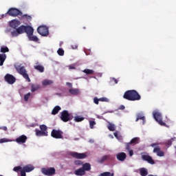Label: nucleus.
Wrapping results in <instances>:
<instances>
[{
    "mask_svg": "<svg viewBox=\"0 0 176 176\" xmlns=\"http://www.w3.org/2000/svg\"><path fill=\"white\" fill-rule=\"evenodd\" d=\"M82 72H84V74H86L87 75H93V74H94V70L85 69L82 71Z\"/></svg>",
    "mask_w": 176,
    "mask_h": 176,
    "instance_id": "obj_32",
    "label": "nucleus"
},
{
    "mask_svg": "<svg viewBox=\"0 0 176 176\" xmlns=\"http://www.w3.org/2000/svg\"><path fill=\"white\" fill-rule=\"evenodd\" d=\"M108 129L110 131H115V125L112 124H109L108 125Z\"/></svg>",
    "mask_w": 176,
    "mask_h": 176,
    "instance_id": "obj_38",
    "label": "nucleus"
},
{
    "mask_svg": "<svg viewBox=\"0 0 176 176\" xmlns=\"http://www.w3.org/2000/svg\"><path fill=\"white\" fill-rule=\"evenodd\" d=\"M34 69L38 71V72H45V67L40 65L38 63H36V65L34 66Z\"/></svg>",
    "mask_w": 176,
    "mask_h": 176,
    "instance_id": "obj_20",
    "label": "nucleus"
},
{
    "mask_svg": "<svg viewBox=\"0 0 176 176\" xmlns=\"http://www.w3.org/2000/svg\"><path fill=\"white\" fill-rule=\"evenodd\" d=\"M1 53H9V48L6 46H2L1 47Z\"/></svg>",
    "mask_w": 176,
    "mask_h": 176,
    "instance_id": "obj_33",
    "label": "nucleus"
},
{
    "mask_svg": "<svg viewBox=\"0 0 176 176\" xmlns=\"http://www.w3.org/2000/svg\"><path fill=\"white\" fill-rule=\"evenodd\" d=\"M69 93L72 94V96H78L80 93V91L79 89H70L69 90Z\"/></svg>",
    "mask_w": 176,
    "mask_h": 176,
    "instance_id": "obj_24",
    "label": "nucleus"
},
{
    "mask_svg": "<svg viewBox=\"0 0 176 176\" xmlns=\"http://www.w3.org/2000/svg\"><path fill=\"white\" fill-rule=\"evenodd\" d=\"M83 28H84V30H86V28H85V27H84Z\"/></svg>",
    "mask_w": 176,
    "mask_h": 176,
    "instance_id": "obj_59",
    "label": "nucleus"
},
{
    "mask_svg": "<svg viewBox=\"0 0 176 176\" xmlns=\"http://www.w3.org/2000/svg\"><path fill=\"white\" fill-rule=\"evenodd\" d=\"M20 173H21V176H26V174H25L26 172H25L23 169H22V170H21Z\"/></svg>",
    "mask_w": 176,
    "mask_h": 176,
    "instance_id": "obj_48",
    "label": "nucleus"
},
{
    "mask_svg": "<svg viewBox=\"0 0 176 176\" xmlns=\"http://www.w3.org/2000/svg\"><path fill=\"white\" fill-rule=\"evenodd\" d=\"M142 159L144 162H148L149 164H155V160L148 154L142 155Z\"/></svg>",
    "mask_w": 176,
    "mask_h": 176,
    "instance_id": "obj_14",
    "label": "nucleus"
},
{
    "mask_svg": "<svg viewBox=\"0 0 176 176\" xmlns=\"http://www.w3.org/2000/svg\"><path fill=\"white\" fill-rule=\"evenodd\" d=\"M75 49H78V46H76V47H75Z\"/></svg>",
    "mask_w": 176,
    "mask_h": 176,
    "instance_id": "obj_58",
    "label": "nucleus"
},
{
    "mask_svg": "<svg viewBox=\"0 0 176 176\" xmlns=\"http://www.w3.org/2000/svg\"><path fill=\"white\" fill-rule=\"evenodd\" d=\"M6 60V54H0V67L3 65L5 60Z\"/></svg>",
    "mask_w": 176,
    "mask_h": 176,
    "instance_id": "obj_25",
    "label": "nucleus"
},
{
    "mask_svg": "<svg viewBox=\"0 0 176 176\" xmlns=\"http://www.w3.org/2000/svg\"><path fill=\"white\" fill-rule=\"evenodd\" d=\"M74 173H75L76 175L82 176V175H85L86 174V172H85L84 169H82V168H80L76 170Z\"/></svg>",
    "mask_w": 176,
    "mask_h": 176,
    "instance_id": "obj_22",
    "label": "nucleus"
},
{
    "mask_svg": "<svg viewBox=\"0 0 176 176\" xmlns=\"http://www.w3.org/2000/svg\"><path fill=\"white\" fill-rule=\"evenodd\" d=\"M89 142H91V143H93V142H94V140H89Z\"/></svg>",
    "mask_w": 176,
    "mask_h": 176,
    "instance_id": "obj_57",
    "label": "nucleus"
},
{
    "mask_svg": "<svg viewBox=\"0 0 176 176\" xmlns=\"http://www.w3.org/2000/svg\"><path fill=\"white\" fill-rule=\"evenodd\" d=\"M99 101H100V99H98L97 98H94V104H96V105H98Z\"/></svg>",
    "mask_w": 176,
    "mask_h": 176,
    "instance_id": "obj_45",
    "label": "nucleus"
},
{
    "mask_svg": "<svg viewBox=\"0 0 176 176\" xmlns=\"http://www.w3.org/2000/svg\"><path fill=\"white\" fill-rule=\"evenodd\" d=\"M123 98L128 101H140L141 96L135 90H128L124 94Z\"/></svg>",
    "mask_w": 176,
    "mask_h": 176,
    "instance_id": "obj_2",
    "label": "nucleus"
},
{
    "mask_svg": "<svg viewBox=\"0 0 176 176\" xmlns=\"http://www.w3.org/2000/svg\"><path fill=\"white\" fill-rule=\"evenodd\" d=\"M37 32L42 36H47L49 35V28L45 25L40 26L37 28Z\"/></svg>",
    "mask_w": 176,
    "mask_h": 176,
    "instance_id": "obj_8",
    "label": "nucleus"
},
{
    "mask_svg": "<svg viewBox=\"0 0 176 176\" xmlns=\"http://www.w3.org/2000/svg\"><path fill=\"white\" fill-rule=\"evenodd\" d=\"M153 118L156 120V122H157V123H159V124H160V126H166L165 122H163V120L162 118V113L156 111V112L153 113Z\"/></svg>",
    "mask_w": 176,
    "mask_h": 176,
    "instance_id": "obj_9",
    "label": "nucleus"
},
{
    "mask_svg": "<svg viewBox=\"0 0 176 176\" xmlns=\"http://www.w3.org/2000/svg\"><path fill=\"white\" fill-rule=\"evenodd\" d=\"M83 120H85V118L80 116H76L74 117V122H76L77 123H79V122H83Z\"/></svg>",
    "mask_w": 176,
    "mask_h": 176,
    "instance_id": "obj_30",
    "label": "nucleus"
},
{
    "mask_svg": "<svg viewBox=\"0 0 176 176\" xmlns=\"http://www.w3.org/2000/svg\"><path fill=\"white\" fill-rule=\"evenodd\" d=\"M171 142H172V141H171V140H168V145H171Z\"/></svg>",
    "mask_w": 176,
    "mask_h": 176,
    "instance_id": "obj_55",
    "label": "nucleus"
},
{
    "mask_svg": "<svg viewBox=\"0 0 176 176\" xmlns=\"http://www.w3.org/2000/svg\"><path fill=\"white\" fill-rule=\"evenodd\" d=\"M70 155L74 159H86L87 157V155L85 153H76V152H72Z\"/></svg>",
    "mask_w": 176,
    "mask_h": 176,
    "instance_id": "obj_13",
    "label": "nucleus"
},
{
    "mask_svg": "<svg viewBox=\"0 0 176 176\" xmlns=\"http://www.w3.org/2000/svg\"><path fill=\"white\" fill-rule=\"evenodd\" d=\"M61 110V107H60V106H56L52 111V115H57V113H58V111Z\"/></svg>",
    "mask_w": 176,
    "mask_h": 176,
    "instance_id": "obj_29",
    "label": "nucleus"
},
{
    "mask_svg": "<svg viewBox=\"0 0 176 176\" xmlns=\"http://www.w3.org/2000/svg\"><path fill=\"white\" fill-rule=\"evenodd\" d=\"M27 34L29 41L32 42H38L39 38L36 36H34V28L30 25H21L16 30L11 32V35L13 38L21 35V34Z\"/></svg>",
    "mask_w": 176,
    "mask_h": 176,
    "instance_id": "obj_1",
    "label": "nucleus"
},
{
    "mask_svg": "<svg viewBox=\"0 0 176 176\" xmlns=\"http://www.w3.org/2000/svg\"><path fill=\"white\" fill-rule=\"evenodd\" d=\"M21 24V22L17 19H14L10 21V27L13 28L14 31H17V30L20 28L19 27Z\"/></svg>",
    "mask_w": 176,
    "mask_h": 176,
    "instance_id": "obj_12",
    "label": "nucleus"
},
{
    "mask_svg": "<svg viewBox=\"0 0 176 176\" xmlns=\"http://www.w3.org/2000/svg\"><path fill=\"white\" fill-rule=\"evenodd\" d=\"M138 120H142V124H145V116L143 113H138L136 115L135 122H138Z\"/></svg>",
    "mask_w": 176,
    "mask_h": 176,
    "instance_id": "obj_18",
    "label": "nucleus"
},
{
    "mask_svg": "<svg viewBox=\"0 0 176 176\" xmlns=\"http://www.w3.org/2000/svg\"><path fill=\"white\" fill-rule=\"evenodd\" d=\"M4 79L8 85H13L16 82V77L12 74H7L4 77Z\"/></svg>",
    "mask_w": 176,
    "mask_h": 176,
    "instance_id": "obj_11",
    "label": "nucleus"
},
{
    "mask_svg": "<svg viewBox=\"0 0 176 176\" xmlns=\"http://www.w3.org/2000/svg\"><path fill=\"white\" fill-rule=\"evenodd\" d=\"M106 160H113V157L111 155H103L100 159L98 160V163H104Z\"/></svg>",
    "mask_w": 176,
    "mask_h": 176,
    "instance_id": "obj_15",
    "label": "nucleus"
},
{
    "mask_svg": "<svg viewBox=\"0 0 176 176\" xmlns=\"http://www.w3.org/2000/svg\"><path fill=\"white\" fill-rule=\"evenodd\" d=\"M116 157L119 162H124L126 157H127V155H126V153L121 152L116 155Z\"/></svg>",
    "mask_w": 176,
    "mask_h": 176,
    "instance_id": "obj_17",
    "label": "nucleus"
},
{
    "mask_svg": "<svg viewBox=\"0 0 176 176\" xmlns=\"http://www.w3.org/2000/svg\"><path fill=\"white\" fill-rule=\"evenodd\" d=\"M1 127H0V130H1Z\"/></svg>",
    "mask_w": 176,
    "mask_h": 176,
    "instance_id": "obj_60",
    "label": "nucleus"
},
{
    "mask_svg": "<svg viewBox=\"0 0 176 176\" xmlns=\"http://www.w3.org/2000/svg\"><path fill=\"white\" fill-rule=\"evenodd\" d=\"M40 129L41 131H47V126H46L45 124L40 125Z\"/></svg>",
    "mask_w": 176,
    "mask_h": 176,
    "instance_id": "obj_40",
    "label": "nucleus"
},
{
    "mask_svg": "<svg viewBox=\"0 0 176 176\" xmlns=\"http://www.w3.org/2000/svg\"><path fill=\"white\" fill-rule=\"evenodd\" d=\"M58 56H64V50L59 48L57 51Z\"/></svg>",
    "mask_w": 176,
    "mask_h": 176,
    "instance_id": "obj_39",
    "label": "nucleus"
},
{
    "mask_svg": "<svg viewBox=\"0 0 176 176\" xmlns=\"http://www.w3.org/2000/svg\"><path fill=\"white\" fill-rule=\"evenodd\" d=\"M36 135L38 137H47V131H39L38 129H36Z\"/></svg>",
    "mask_w": 176,
    "mask_h": 176,
    "instance_id": "obj_21",
    "label": "nucleus"
},
{
    "mask_svg": "<svg viewBox=\"0 0 176 176\" xmlns=\"http://www.w3.org/2000/svg\"><path fill=\"white\" fill-rule=\"evenodd\" d=\"M23 170V168L20 166H15L14 168H13V171H15V173H19V171H21Z\"/></svg>",
    "mask_w": 176,
    "mask_h": 176,
    "instance_id": "obj_36",
    "label": "nucleus"
},
{
    "mask_svg": "<svg viewBox=\"0 0 176 176\" xmlns=\"http://www.w3.org/2000/svg\"><path fill=\"white\" fill-rule=\"evenodd\" d=\"M131 145V144L130 142L126 144V151H131V149H130V146Z\"/></svg>",
    "mask_w": 176,
    "mask_h": 176,
    "instance_id": "obj_44",
    "label": "nucleus"
},
{
    "mask_svg": "<svg viewBox=\"0 0 176 176\" xmlns=\"http://www.w3.org/2000/svg\"><path fill=\"white\" fill-rule=\"evenodd\" d=\"M34 168V166L28 164L23 166L22 170H23L25 173H31V171H33Z\"/></svg>",
    "mask_w": 176,
    "mask_h": 176,
    "instance_id": "obj_19",
    "label": "nucleus"
},
{
    "mask_svg": "<svg viewBox=\"0 0 176 176\" xmlns=\"http://www.w3.org/2000/svg\"><path fill=\"white\" fill-rule=\"evenodd\" d=\"M14 68L16 71L24 78L28 82H31V79L30 78V76H28V74L27 73V69H25V67L24 66H21V65L16 64L14 65Z\"/></svg>",
    "mask_w": 176,
    "mask_h": 176,
    "instance_id": "obj_3",
    "label": "nucleus"
},
{
    "mask_svg": "<svg viewBox=\"0 0 176 176\" xmlns=\"http://www.w3.org/2000/svg\"><path fill=\"white\" fill-rule=\"evenodd\" d=\"M66 85H67V86H68L69 87H72V83H71V82H67Z\"/></svg>",
    "mask_w": 176,
    "mask_h": 176,
    "instance_id": "obj_51",
    "label": "nucleus"
},
{
    "mask_svg": "<svg viewBox=\"0 0 176 176\" xmlns=\"http://www.w3.org/2000/svg\"><path fill=\"white\" fill-rule=\"evenodd\" d=\"M138 142H140V138H133L131 140V142H130V143L132 144H138Z\"/></svg>",
    "mask_w": 176,
    "mask_h": 176,
    "instance_id": "obj_34",
    "label": "nucleus"
},
{
    "mask_svg": "<svg viewBox=\"0 0 176 176\" xmlns=\"http://www.w3.org/2000/svg\"><path fill=\"white\" fill-rule=\"evenodd\" d=\"M41 173L42 174H44V175H54V174H56V168H54V167L43 168H41Z\"/></svg>",
    "mask_w": 176,
    "mask_h": 176,
    "instance_id": "obj_6",
    "label": "nucleus"
},
{
    "mask_svg": "<svg viewBox=\"0 0 176 176\" xmlns=\"http://www.w3.org/2000/svg\"><path fill=\"white\" fill-rule=\"evenodd\" d=\"M114 137H116V138H118V133H114Z\"/></svg>",
    "mask_w": 176,
    "mask_h": 176,
    "instance_id": "obj_54",
    "label": "nucleus"
},
{
    "mask_svg": "<svg viewBox=\"0 0 176 176\" xmlns=\"http://www.w3.org/2000/svg\"><path fill=\"white\" fill-rule=\"evenodd\" d=\"M69 69H76L75 65H69Z\"/></svg>",
    "mask_w": 176,
    "mask_h": 176,
    "instance_id": "obj_50",
    "label": "nucleus"
},
{
    "mask_svg": "<svg viewBox=\"0 0 176 176\" xmlns=\"http://www.w3.org/2000/svg\"><path fill=\"white\" fill-rule=\"evenodd\" d=\"M74 164L75 166H82V164H83V162H82L81 160H76L74 162Z\"/></svg>",
    "mask_w": 176,
    "mask_h": 176,
    "instance_id": "obj_42",
    "label": "nucleus"
},
{
    "mask_svg": "<svg viewBox=\"0 0 176 176\" xmlns=\"http://www.w3.org/2000/svg\"><path fill=\"white\" fill-rule=\"evenodd\" d=\"M27 136L25 135H22L19 137H18L15 141L17 142V144H25L27 142Z\"/></svg>",
    "mask_w": 176,
    "mask_h": 176,
    "instance_id": "obj_16",
    "label": "nucleus"
},
{
    "mask_svg": "<svg viewBox=\"0 0 176 176\" xmlns=\"http://www.w3.org/2000/svg\"><path fill=\"white\" fill-rule=\"evenodd\" d=\"M99 101H102V102H108V101H109V99L107 98H99Z\"/></svg>",
    "mask_w": 176,
    "mask_h": 176,
    "instance_id": "obj_43",
    "label": "nucleus"
},
{
    "mask_svg": "<svg viewBox=\"0 0 176 176\" xmlns=\"http://www.w3.org/2000/svg\"><path fill=\"white\" fill-rule=\"evenodd\" d=\"M82 168L84 170L85 173H86V171H90V170H91V165L89 163H85L82 164Z\"/></svg>",
    "mask_w": 176,
    "mask_h": 176,
    "instance_id": "obj_23",
    "label": "nucleus"
},
{
    "mask_svg": "<svg viewBox=\"0 0 176 176\" xmlns=\"http://www.w3.org/2000/svg\"><path fill=\"white\" fill-rule=\"evenodd\" d=\"M23 19H25V20H27L28 21H31V20H32V16L25 14L23 15H21V20H23Z\"/></svg>",
    "mask_w": 176,
    "mask_h": 176,
    "instance_id": "obj_31",
    "label": "nucleus"
},
{
    "mask_svg": "<svg viewBox=\"0 0 176 176\" xmlns=\"http://www.w3.org/2000/svg\"><path fill=\"white\" fill-rule=\"evenodd\" d=\"M113 82L116 83V85H117V83H118V80H116V78H113Z\"/></svg>",
    "mask_w": 176,
    "mask_h": 176,
    "instance_id": "obj_53",
    "label": "nucleus"
},
{
    "mask_svg": "<svg viewBox=\"0 0 176 176\" xmlns=\"http://www.w3.org/2000/svg\"><path fill=\"white\" fill-rule=\"evenodd\" d=\"M89 127L90 129H94V126H96V121L94 120H89Z\"/></svg>",
    "mask_w": 176,
    "mask_h": 176,
    "instance_id": "obj_37",
    "label": "nucleus"
},
{
    "mask_svg": "<svg viewBox=\"0 0 176 176\" xmlns=\"http://www.w3.org/2000/svg\"><path fill=\"white\" fill-rule=\"evenodd\" d=\"M6 14H9L12 17H17V16H22L23 12L17 8H10Z\"/></svg>",
    "mask_w": 176,
    "mask_h": 176,
    "instance_id": "obj_5",
    "label": "nucleus"
},
{
    "mask_svg": "<svg viewBox=\"0 0 176 176\" xmlns=\"http://www.w3.org/2000/svg\"><path fill=\"white\" fill-rule=\"evenodd\" d=\"M129 151V155L130 157L133 156L134 155V151L133 150H128Z\"/></svg>",
    "mask_w": 176,
    "mask_h": 176,
    "instance_id": "obj_47",
    "label": "nucleus"
},
{
    "mask_svg": "<svg viewBox=\"0 0 176 176\" xmlns=\"http://www.w3.org/2000/svg\"><path fill=\"white\" fill-rule=\"evenodd\" d=\"M140 174L141 176H146L148 175V169L145 168H141L140 169Z\"/></svg>",
    "mask_w": 176,
    "mask_h": 176,
    "instance_id": "obj_28",
    "label": "nucleus"
},
{
    "mask_svg": "<svg viewBox=\"0 0 176 176\" xmlns=\"http://www.w3.org/2000/svg\"><path fill=\"white\" fill-rule=\"evenodd\" d=\"M1 129L3 130L4 131H8V127L3 126V127H1Z\"/></svg>",
    "mask_w": 176,
    "mask_h": 176,
    "instance_id": "obj_52",
    "label": "nucleus"
},
{
    "mask_svg": "<svg viewBox=\"0 0 176 176\" xmlns=\"http://www.w3.org/2000/svg\"><path fill=\"white\" fill-rule=\"evenodd\" d=\"M39 89H41V86H39V85L32 84V85H31L32 93L36 91V90H39Z\"/></svg>",
    "mask_w": 176,
    "mask_h": 176,
    "instance_id": "obj_27",
    "label": "nucleus"
},
{
    "mask_svg": "<svg viewBox=\"0 0 176 176\" xmlns=\"http://www.w3.org/2000/svg\"><path fill=\"white\" fill-rule=\"evenodd\" d=\"M125 108L126 107H124V105H120L118 109H121V111H123Z\"/></svg>",
    "mask_w": 176,
    "mask_h": 176,
    "instance_id": "obj_49",
    "label": "nucleus"
},
{
    "mask_svg": "<svg viewBox=\"0 0 176 176\" xmlns=\"http://www.w3.org/2000/svg\"><path fill=\"white\" fill-rule=\"evenodd\" d=\"M53 83H54L53 80H47V79L43 80L42 82L43 86H50V85H53Z\"/></svg>",
    "mask_w": 176,
    "mask_h": 176,
    "instance_id": "obj_26",
    "label": "nucleus"
},
{
    "mask_svg": "<svg viewBox=\"0 0 176 176\" xmlns=\"http://www.w3.org/2000/svg\"><path fill=\"white\" fill-rule=\"evenodd\" d=\"M56 96H59V97H61V94L57 93L56 94Z\"/></svg>",
    "mask_w": 176,
    "mask_h": 176,
    "instance_id": "obj_56",
    "label": "nucleus"
},
{
    "mask_svg": "<svg viewBox=\"0 0 176 176\" xmlns=\"http://www.w3.org/2000/svg\"><path fill=\"white\" fill-rule=\"evenodd\" d=\"M51 137L56 140H60L63 138V131L60 130L53 129L51 132Z\"/></svg>",
    "mask_w": 176,
    "mask_h": 176,
    "instance_id": "obj_10",
    "label": "nucleus"
},
{
    "mask_svg": "<svg viewBox=\"0 0 176 176\" xmlns=\"http://www.w3.org/2000/svg\"><path fill=\"white\" fill-rule=\"evenodd\" d=\"M8 139H6V138H3V139H1L0 140V142L1 143V144H3V142H8Z\"/></svg>",
    "mask_w": 176,
    "mask_h": 176,
    "instance_id": "obj_46",
    "label": "nucleus"
},
{
    "mask_svg": "<svg viewBox=\"0 0 176 176\" xmlns=\"http://www.w3.org/2000/svg\"><path fill=\"white\" fill-rule=\"evenodd\" d=\"M113 173H111L110 172H104L101 173L99 176H113Z\"/></svg>",
    "mask_w": 176,
    "mask_h": 176,
    "instance_id": "obj_35",
    "label": "nucleus"
},
{
    "mask_svg": "<svg viewBox=\"0 0 176 176\" xmlns=\"http://www.w3.org/2000/svg\"><path fill=\"white\" fill-rule=\"evenodd\" d=\"M30 97H31V93H28L24 96V100L28 101V100H30Z\"/></svg>",
    "mask_w": 176,
    "mask_h": 176,
    "instance_id": "obj_41",
    "label": "nucleus"
},
{
    "mask_svg": "<svg viewBox=\"0 0 176 176\" xmlns=\"http://www.w3.org/2000/svg\"><path fill=\"white\" fill-rule=\"evenodd\" d=\"M60 119L63 122H69V120H72V117L71 116V114L68 113V111L64 110L60 113Z\"/></svg>",
    "mask_w": 176,
    "mask_h": 176,
    "instance_id": "obj_7",
    "label": "nucleus"
},
{
    "mask_svg": "<svg viewBox=\"0 0 176 176\" xmlns=\"http://www.w3.org/2000/svg\"><path fill=\"white\" fill-rule=\"evenodd\" d=\"M151 148H154L153 153H157V155L160 157H163L164 156V152L162 151L160 146H159V143H153L151 144Z\"/></svg>",
    "mask_w": 176,
    "mask_h": 176,
    "instance_id": "obj_4",
    "label": "nucleus"
}]
</instances>
